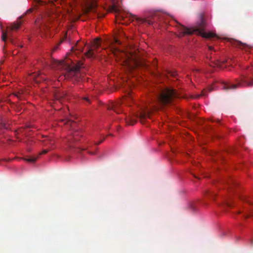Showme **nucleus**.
<instances>
[{
  "mask_svg": "<svg viewBox=\"0 0 253 253\" xmlns=\"http://www.w3.org/2000/svg\"><path fill=\"white\" fill-rule=\"evenodd\" d=\"M71 60L59 61L52 59L50 66L54 69L60 70L65 78H73L78 81L83 80V74L80 70L83 63L79 61L77 65H71Z\"/></svg>",
  "mask_w": 253,
  "mask_h": 253,
  "instance_id": "1",
  "label": "nucleus"
},
{
  "mask_svg": "<svg viewBox=\"0 0 253 253\" xmlns=\"http://www.w3.org/2000/svg\"><path fill=\"white\" fill-rule=\"evenodd\" d=\"M177 23L179 31L178 37L181 38L186 35H191L194 33L205 38H211L216 37V35L212 32L208 33L205 31L206 23L202 15L200 16V21L198 22L196 25L192 28H188L178 22Z\"/></svg>",
  "mask_w": 253,
  "mask_h": 253,
  "instance_id": "2",
  "label": "nucleus"
},
{
  "mask_svg": "<svg viewBox=\"0 0 253 253\" xmlns=\"http://www.w3.org/2000/svg\"><path fill=\"white\" fill-rule=\"evenodd\" d=\"M112 53L118 60H121V64L128 72L132 71L135 68L142 66V62L138 55L122 51L117 48L112 49Z\"/></svg>",
  "mask_w": 253,
  "mask_h": 253,
  "instance_id": "3",
  "label": "nucleus"
},
{
  "mask_svg": "<svg viewBox=\"0 0 253 253\" xmlns=\"http://www.w3.org/2000/svg\"><path fill=\"white\" fill-rule=\"evenodd\" d=\"M61 122H65L64 124L70 126L72 128L71 134L64 140V143L69 147H74L82 137V132L81 130L76 129V123L69 119L67 117L61 120Z\"/></svg>",
  "mask_w": 253,
  "mask_h": 253,
  "instance_id": "4",
  "label": "nucleus"
},
{
  "mask_svg": "<svg viewBox=\"0 0 253 253\" xmlns=\"http://www.w3.org/2000/svg\"><path fill=\"white\" fill-rule=\"evenodd\" d=\"M179 97L180 95L175 89L168 88L161 90L157 96L158 102L163 105L169 104L174 99Z\"/></svg>",
  "mask_w": 253,
  "mask_h": 253,
  "instance_id": "5",
  "label": "nucleus"
},
{
  "mask_svg": "<svg viewBox=\"0 0 253 253\" xmlns=\"http://www.w3.org/2000/svg\"><path fill=\"white\" fill-rule=\"evenodd\" d=\"M225 90L235 89L243 87H253V77L242 75L241 78L236 80L235 84H224L222 85Z\"/></svg>",
  "mask_w": 253,
  "mask_h": 253,
  "instance_id": "6",
  "label": "nucleus"
},
{
  "mask_svg": "<svg viewBox=\"0 0 253 253\" xmlns=\"http://www.w3.org/2000/svg\"><path fill=\"white\" fill-rule=\"evenodd\" d=\"M151 110L145 105L139 106L138 110L135 113L134 117H128L126 119V122L128 125H133L136 121L135 118H139L141 123H144V120L150 117Z\"/></svg>",
  "mask_w": 253,
  "mask_h": 253,
  "instance_id": "7",
  "label": "nucleus"
},
{
  "mask_svg": "<svg viewBox=\"0 0 253 253\" xmlns=\"http://www.w3.org/2000/svg\"><path fill=\"white\" fill-rule=\"evenodd\" d=\"M111 9L112 11L117 13L118 14V16L121 20H123L125 17L127 16L130 17L131 18H134L136 19V20L140 23H146L149 25H153L154 21L150 19H147L146 18H141L137 17L136 15H133L130 13H125L124 12H122L121 11L120 9L118 6L117 4H113L111 7Z\"/></svg>",
  "mask_w": 253,
  "mask_h": 253,
  "instance_id": "8",
  "label": "nucleus"
},
{
  "mask_svg": "<svg viewBox=\"0 0 253 253\" xmlns=\"http://www.w3.org/2000/svg\"><path fill=\"white\" fill-rule=\"evenodd\" d=\"M53 18L48 16L47 17L39 19L36 21L37 31L41 33H45L49 29V23L51 22Z\"/></svg>",
  "mask_w": 253,
  "mask_h": 253,
  "instance_id": "9",
  "label": "nucleus"
},
{
  "mask_svg": "<svg viewBox=\"0 0 253 253\" xmlns=\"http://www.w3.org/2000/svg\"><path fill=\"white\" fill-rule=\"evenodd\" d=\"M21 25V22H18L17 23H14L11 26L8 27L7 28V31L2 32V40L4 42H5L7 38H8L10 42L12 43H14V41L12 37V32L14 30H17L20 28Z\"/></svg>",
  "mask_w": 253,
  "mask_h": 253,
  "instance_id": "10",
  "label": "nucleus"
},
{
  "mask_svg": "<svg viewBox=\"0 0 253 253\" xmlns=\"http://www.w3.org/2000/svg\"><path fill=\"white\" fill-rule=\"evenodd\" d=\"M130 101H133V99L129 96L121 102L112 103L108 106V109L113 110L117 114H120L123 111L122 108H121V104L123 103H127Z\"/></svg>",
  "mask_w": 253,
  "mask_h": 253,
  "instance_id": "11",
  "label": "nucleus"
},
{
  "mask_svg": "<svg viewBox=\"0 0 253 253\" xmlns=\"http://www.w3.org/2000/svg\"><path fill=\"white\" fill-rule=\"evenodd\" d=\"M97 6L96 2L93 0L86 1L83 7L84 12L85 14L89 12H95Z\"/></svg>",
  "mask_w": 253,
  "mask_h": 253,
  "instance_id": "12",
  "label": "nucleus"
},
{
  "mask_svg": "<svg viewBox=\"0 0 253 253\" xmlns=\"http://www.w3.org/2000/svg\"><path fill=\"white\" fill-rule=\"evenodd\" d=\"M224 63L225 61H220L218 59L211 60L210 65L213 67H216L219 68H223Z\"/></svg>",
  "mask_w": 253,
  "mask_h": 253,
  "instance_id": "13",
  "label": "nucleus"
},
{
  "mask_svg": "<svg viewBox=\"0 0 253 253\" xmlns=\"http://www.w3.org/2000/svg\"><path fill=\"white\" fill-rule=\"evenodd\" d=\"M44 145L48 146L50 149H53V146L55 143L54 140L50 137L45 136V139L43 140Z\"/></svg>",
  "mask_w": 253,
  "mask_h": 253,
  "instance_id": "14",
  "label": "nucleus"
},
{
  "mask_svg": "<svg viewBox=\"0 0 253 253\" xmlns=\"http://www.w3.org/2000/svg\"><path fill=\"white\" fill-rule=\"evenodd\" d=\"M8 129L7 124L6 121L2 117L0 116V130Z\"/></svg>",
  "mask_w": 253,
  "mask_h": 253,
  "instance_id": "15",
  "label": "nucleus"
},
{
  "mask_svg": "<svg viewBox=\"0 0 253 253\" xmlns=\"http://www.w3.org/2000/svg\"><path fill=\"white\" fill-rule=\"evenodd\" d=\"M215 89V86L214 85H212L209 86L207 89H204L202 92L201 95L202 96H206L207 92H211L212 90Z\"/></svg>",
  "mask_w": 253,
  "mask_h": 253,
  "instance_id": "16",
  "label": "nucleus"
},
{
  "mask_svg": "<svg viewBox=\"0 0 253 253\" xmlns=\"http://www.w3.org/2000/svg\"><path fill=\"white\" fill-rule=\"evenodd\" d=\"M233 45L238 46L239 47H245L246 46V44L242 43L240 41H234L233 43Z\"/></svg>",
  "mask_w": 253,
  "mask_h": 253,
  "instance_id": "17",
  "label": "nucleus"
},
{
  "mask_svg": "<svg viewBox=\"0 0 253 253\" xmlns=\"http://www.w3.org/2000/svg\"><path fill=\"white\" fill-rule=\"evenodd\" d=\"M92 44H93V46L95 48H98L100 45V39L97 38V39H94L93 42Z\"/></svg>",
  "mask_w": 253,
  "mask_h": 253,
  "instance_id": "18",
  "label": "nucleus"
},
{
  "mask_svg": "<svg viewBox=\"0 0 253 253\" xmlns=\"http://www.w3.org/2000/svg\"><path fill=\"white\" fill-rule=\"evenodd\" d=\"M40 73H33L31 75V77L32 79L35 80V81L36 82H39V81L37 79V78H41L40 77Z\"/></svg>",
  "mask_w": 253,
  "mask_h": 253,
  "instance_id": "19",
  "label": "nucleus"
},
{
  "mask_svg": "<svg viewBox=\"0 0 253 253\" xmlns=\"http://www.w3.org/2000/svg\"><path fill=\"white\" fill-rule=\"evenodd\" d=\"M85 55L88 57H93L94 52L93 50L90 49L86 52Z\"/></svg>",
  "mask_w": 253,
  "mask_h": 253,
  "instance_id": "20",
  "label": "nucleus"
},
{
  "mask_svg": "<svg viewBox=\"0 0 253 253\" xmlns=\"http://www.w3.org/2000/svg\"><path fill=\"white\" fill-rule=\"evenodd\" d=\"M80 50V51H82L83 50V45H76V47H72V50Z\"/></svg>",
  "mask_w": 253,
  "mask_h": 253,
  "instance_id": "21",
  "label": "nucleus"
},
{
  "mask_svg": "<svg viewBox=\"0 0 253 253\" xmlns=\"http://www.w3.org/2000/svg\"><path fill=\"white\" fill-rule=\"evenodd\" d=\"M37 159V158H29V159H25L24 160L28 162H31L33 163L35 162L36 160Z\"/></svg>",
  "mask_w": 253,
  "mask_h": 253,
  "instance_id": "22",
  "label": "nucleus"
},
{
  "mask_svg": "<svg viewBox=\"0 0 253 253\" xmlns=\"http://www.w3.org/2000/svg\"><path fill=\"white\" fill-rule=\"evenodd\" d=\"M50 149H45V150H43L42 152H41L39 155H42V154H46Z\"/></svg>",
  "mask_w": 253,
  "mask_h": 253,
  "instance_id": "23",
  "label": "nucleus"
},
{
  "mask_svg": "<svg viewBox=\"0 0 253 253\" xmlns=\"http://www.w3.org/2000/svg\"><path fill=\"white\" fill-rule=\"evenodd\" d=\"M169 74H170V75L171 76H173V77H175L176 76L177 74H176V72H170L169 73Z\"/></svg>",
  "mask_w": 253,
  "mask_h": 253,
  "instance_id": "24",
  "label": "nucleus"
},
{
  "mask_svg": "<svg viewBox=\"0 0 253 253\" xmlns=\"http://www.w3.org/2000/svg\"><path fill=\"white\" fill-rule=\"evenodd\" d=\"M104 140V138H103V139H102L101 140H100V141H99L98 142H94V144L95 145H99V144H100L101 143H102L103 140Z\"/></svg>",
  "mask_w": 253,
  "mask_h": 253,
  "instance_id": "25",
  "label": "nucleus"
},
{
  "mask_svg": "<svg viewBox=\"0 0 253 253\" xmlns=\"http://www.w3.org/2000/svg\"><path fill=\"white\" fill-rule=\"evenodd\" d=\"M231 184H235V182H234L233 180H231L230 182H228V185H229V186H230V185H231Z\"/></svg>",
  "mask_w": 253,
  "mask_h": 253,
  "instance_id": "26",
  "label": "nucleus"
},
{
  "mask_svg": "<svg viewBox=\"0 0 253 253\" xmlns=\"http://www.w3.org/2000/svg\"><path fill=\"white\" fill-rule=\"evenodd\" d=\"M208 48H209V50L210 51H211L213 50V47L211 46H209Z\"/></svg>",
  "mask_w": 253,
  "mask_h": 253,
  "instance_id": "27",
  "label": "nucleus"
},
{
  "mask_svg": "<svg viewBox=\"0 0 253 253\" xmlns=\"http://www.w3.org/2000/svg\"><path fill=\"white\" fill-rule=\"evenodd\" d=\"M18 94H16V96H17L18 97H19V98H21V94L19 92H18Z\"/></svg>",
  "mask_w": 253,
  "mask_h": 253,
  "instance_id": "28",
  "label": "nucleus"
},
{
  "mask_svg": "<svg viewBox=\"0 0 253 253\" xmlns=\"http://www.w3.org/2000/svg\"><path fill=\"white\" fill-rule=\"evenodd\" d=\"M115 42L116 43H118V44H120V42L118 40L116 39H115Z\"/></svg>",
  "mask_w": 253,
  "mask_h": 253,
  "instance_id": "29",
  "label": "nucleus"
},
{
  "mask_svg": "<svg viewBox=\"0 0 253 253\" xmlns=\"http://www.w3.org/2000/svg\"><path fill=\"white\" fill-rule=\"evenodd\" d=\"M32 9H29L28 11H27V13H30V12H32Z\"/></svg>",
  "mask_w": 253,
  "mask_h": 253,
  "instance_id": "30",
  "label": "nucleus"
},
{
  "mask_svg": "<svg viewBox=\"0 0 253 253\" xmlns=\"http://www.w3.org/2000/svg\"><path fill=\"white\" fill-rule=\"evenodd\" d=\"M84 99L86 100L87 101H88V102H89V100L88 99V98L87 97H84Z\"/></svg>",
  "mask_w": 253,
  "mask_h": 253,
  "instance_id": "31",
  "label": "nucleus"
},
{
  "mask_svg": "<svg viewBox=\"0 0 253 253\" xmlns=\"http://www.w3.org/2000/svg\"><path fill=\"white\" fill-rule=\"evenodd\" d=\"M248 217H249V215H246V218H248Z\"/></svg>",
  "mask_w": 253,
  "mask_h": 253,
  "instance_id": "32",
  "label": "nucleus"
},
{
  "mask_svg": "<svg viewBox=\"0 0 253 253\" xmlns=\"http://www.w3.org/2000/svg\"><path fill=\"white\" fill-rule=\"evenodd\" d=\"M251 244H253V240H252L251 241Z\"/></svg>",
  "mask_w": 253,
  "mask_h": 253,
  "instance_id": "33",
  "label": "nucleus"
},
{
  "mask_svg": "<svg viewBox=\"0 0 253 253\" xmlns=\"http://www.w3.org/2000/svg\"><path fill=\"white\" fill-rule=\"evenodd\" d=\"M228 206L230 207L231 205L229 204H228Z\"/></svg>",
  "mask_w": 253,
  "mask_h": 253,
  "instance_id": "34",
  "label": "nucleus"
},
{
  "mask_svg": "<svg viewBox=\"0 0 253 253\" xmlns=\"http://www.w3.org/2000/svg\"><path fill=\"white\" fill-rule=\"evenodd\" d=\"M78 42H79V41H77V44H78ZM76 45H78L77 44Z\"/></svg>",
  "mask_w": 253,
  "mask_h": 253,
  "instance_id": "35",
  "label": "nucleus"
},
{
  "mask_svg": "<svg viewBox=\"0 0 253 253\" xmlns=\"http://www.w3.org/2000/svg\"><path fill=\"white\" fill-rule=\"evenodd\" d=\"M78 42H79V41H77V44H78ZM76 45H78L77 44Z\"/></svg>",
  "mask_w": 253,
  "mask_h": 253,
  "instance_id": "36",
  "label": "nucleus"
},
{
  "mask_svg": "<svg viewBox=\"0 0 253 253\" xmlns=\"http://www.w3.org/2000/svg\"><path fill=\"white\" fill-rule=\"evenodd\" d=\"M158 108L157 107H155V109H157Z\"/></svg>",
  "mask_w": 253,
  "mask_h": 253,
  "instance_id": "37",
  "label": "nucleus"
}]
</instances>
